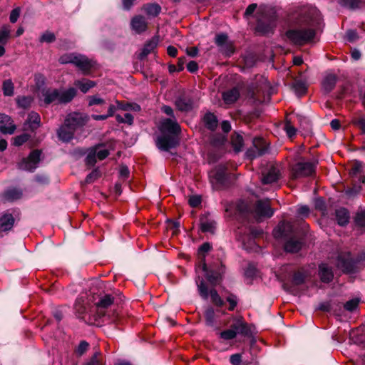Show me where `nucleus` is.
<instances>
[{
  "label": "nucleus",
  "instance_id": "f257e3e1",
  "mask_svg": "<svg viewBox=\"0 0 365 365\" xmlns=\"http://www.w3.org/2000/svg\"><path fill=\"white\" fill-rule=\"evenodd\" d=\"M322 18L319 11L311 7L304 11L296 22V26L286 32L287 38L294 44L303 45L315 36V30L319 26Z\"/></svg>",
  "mask_w": 365,
  "mask_h": 365
},
{
  "label": "nucleus",
  "instance_id": "f03ea898",
  "mask_svg": "<svg viewBox=\"0 0 365 365\" xmlns=\"http://www.w3.org/2000/svg\"><path fill=\"white\" fill-rule=\"evenodd\" d=\"M196 272L197 274H200V272L203 273L212 285H216L221 281L222 275L225 272V267L222 264H218L208 269L203 262L202 264L196 268ZM195 282L199 294L203 299H207L210 297L212 302L217 307H222L224 305V301L216 289L212 288L208 290L203 279L200 278V275L197 276Z\"/></svg>",
  "mask_w": 365,
  "mask_h": 365
},
{
  "label": "nucleus",
  "instance_id": "7ed1b4c3",
  "mask_svg": "<svg viewBox=\"0 0 365 365\" xmlns=\"http://www.w3.org/2000/svg\"><path fill=\"white\" fill-rule=\"evenodd\" d=\"M159 130L161 135L156 138V145L160 150L168 151L175 148L179 143L178 134L180 127L176 118H163L160 120Z\"/></svg>",
  "mask_w": 365,
  "mask_h": 365
},
{
  "label": "nucleus",
  "instance_id": "20e7f679",
  "mask_svg": "<svg viewBox=\"0 0 365 365\" xmlns=\"http://www.w3.org/2000/svg\"><path fill=\"white\" fill-rule=\"evenodd\" d=\"M77 90L71 87L68 88H48L42 91V101L46 105L53 102L58 103H67L71 102L76 96Z\"/></svg>",
  "mask_w": 365,
  "mask_h": 365
},
{
  "label": "nucleus",
  "instance_id": "39448f33",
  "mask_svg": "<svg viewBox=\"0 0 365 365\" xmlns=\"http://www.w3.org/2000/svg\"><path fill=\"white\" fill-rule=\"evenodd\" d=\"M251 331L248 324L241 317L235 318L230 329L220 332V337L224 340L235 339L237 334L248 336Z\"/></svg>",
  "mask_w": 365,
  "mask_h": 365
},
{
  "label": "nucleus",
  "instance_id": "423d86ee",
  "mask_svg": "<svg viewBox=\"0 0 365 365\" xmlns=\"http://www.w3.org/2000/svg\"><path fill=\"white\" fill-rule=\"evenodd\" d=\"M61 64L73 63L83 73H87L93 66V61L86 56L77 53H66L59 58Z\"/></svg>",
  "mask_w": 365,
  "mask_h": 365
},
{
  "label": "nucleus",
  "instance_id": "0eeeda50",
  "mask_svg": "<svg viewBox=\"0 0 365 365\" xmlns=\"http://www.w3.org/2000/svg\"><path fill=\"white\" fill-rule=\"evenodd\" d=\"M316 164L312 162H299L291 169V178L293 180L312 175L315 171Z\"/></svg>",
  "mask_w": 365,
  "mask_h": 365
},
{
  "label": "nucleus",
  "instance_id": "6e6552de",
  "mask_svg": "<svg viewBox=\"0 0 365 365\" xmlns=\"http://www.w3.org/2000/svg\"><path fill=\"white\" fill-rule=\"evenodd\" d=\"M350 174L354 178L355 185L352 189L346 192L349 195L359 192L361 187L356 185V182L364 183L365 182L364 166L363 163L358 160L354 161L351 165Z\"/></svg>",
  "mask_w": 365,
  "mask_h": 365
},
{
  "label": "nucleus",
  "instance_id": "1a4fd4ad",
  "mask_svg": "<svg viewBox=\"0 0 365 365\" xmlns=\"http://www.w3.org/2000/svg\"><path fill=\"white\" fill-rule=\"evenodd\" d=\"M110 153L109 150L105 145L99 144L91 148L86 158V164L88 165H94L97 160H102L105 159Z\"/></svg>",
  "mask_w": 365,
  "mask_h": 365
},
{
  "label": "nucleus",
  "instance_id": "9d476101",
  "mask_svg": "<svg viewBox=\"0 0 365 365\" xmlns=\"http://www.w3.org/2000/svg\"><path fill=\"white\" fill-rule=\"evenodd\" d=\"M209 178L210 182L216 189L226 185V167L222 165L217 166L210 172Z\"/></svg>",
  "mask_w": 365,
  "mask_h": 365
},
{
  "label": "nucleus",
  "instance_id": "9b49d317",
  "mask_svg": "<svg viewBox=\"0 0 365 365\" xmlns=\"http://www.w3.org/2000/svg\"><path fill=\"white\" fill-rule=\"evenodd\" d=\"M239 240L242 241L243 247L247 250H251L255 246L254 239L262 234V230L249 227L243 234L239 231Z\"/></svg>",
  "mask_w": 365,
  "mask_h": 365
},
{
  "label": "nucleus",
  "instance_id": "f8f14e48",
  "mask_svg": "<svg viewBox=\"0 0 365 365\" xmlns=\"http://www.w3.org/2000/svg\"><path fill=\"white\" fill-rule=\"evenodd\" d=\"M41 151L36 150L32 151L28 158H23L18 164V168L29 172L34 171L40 161Z\"/></svg>",
  "mask_w": 365,
  "mask_h": 365
},
{
  "label": "nucleus",
  "instance_id": "ddd939ff",
  "mask_svg": "<svg viewBox=\"0 0 365 365\" xmlns=\"http://www.w3.org/2000/svg\"><path fill=\"white\" fill-rule=\"evenodd\" d=\"M280 165L269 164L267 169L262 172V182L264 185L272 184L280 178Z\"/></svg>",
  "mask_w": 365,
  "mask_h": 365
},
{
  "label": "nucleus",
  "instance_id": "4468645a",
  "mask_svg": "<svg viewBox=\"0 0 365 365\" xmlns=\"http://www.w3.org/2000/svg\"><path fill=\"white\" fill-rule=\"evenodd\" d=\"M274 26V16L273 15L264 14L258 16L256 30L262 34H267L272 31Z\"/></svg>",
  "mask_w": 365,
  "mask_h": 365
},
{
  "label": "nucleus",
  "instance_id": "2eb2a0df",
  "mask_svg": "<svg viewBox=\"0 0 365 365\" xmlns=\"http://www.w3.org/2000/svg\"><path fill=\"white\" fill-rule=\"evenodd\" d=\"M267 150L266 142L261 138H255L253 139V147L246 152V155L253 159L265 153Z\"/></svg>",
  "mask_w": 365,
  "mask_h": 365
},
{
  "label": "nucleus",
  "instance_id": "dca6fc26",
  "mask_svg": "<svg viewBox=\"0 0 365 365\" xmlns=\"http://www.w3.org/2000/svg\"><path fill=\"white\" fill-rule=\"evenodd\" d=\"M295 234V228L290 222L283 221L280 222L274 230L276 238H289Z\"/></svg>",
  "mask_w": 365,
  "mask_h": 365
},
{
  "label": "nucleus",
  "instance_id": "f3484780",
  "mask_svg": "<svg viewBox=\"0 0 365 365\" xmlns=\"http://www.w3.org/2000/svg\"><path fill=\"white\" fill-rule=\"evenodd\" d=\"M88 119V117L83 113H72L67 115L64 123L66 126L76 130V128L84 125Z\"/></svg>",
  "mask_w": 365,
  "mask_h": 365
},
{
  "label": "nucleus",
  "instance_id": "a211bd4d",
  "mask_svg": "<svg viewBox=\"0 0 365 365\" xmlns=\"http://www.w3.org/2000/svg\"><path fill=\"white\" fill-rule=\"evenodd\" d=\"M274 214V210L271 208L269 201L259 200L255 207V215L257 220L262 217H270Z\"/></svg>",
  "mask_w": 365,
  "mask_h": 365
},
{
  "label": "nucleus",
  "instance_id": "6ab92c4d",
  "mask_svg": "<svg viewBox=\"0 0 365 365\" xmlns=\"http://www.w3.org/2000/svg\"><path fill=\"white\" fill-rule=\"evenodd\" d=\"M215 43L219 47L220 51L226 56H230L234 53L232 43L229 41L227 35L225 34L216 35Z\"/></svg>",
  "mask_w": 365,
  "mask_h": 365
},
{
  "label": "nucleus",
  "instance_id": "aec40b11",
  "mask_svg": "<svg viewBox=\"0 0 365 365\" xmlns=\"http://www.w3.org/2000/svg\"><path fill=\"white\" fill-rule=\"evenodd\" d=\"M336 267L344 272H353L355 264L349 253L341 254L337 257Z\"/></svg>",
  "mask_w": 365,
  "mask_h": 365
},
{
  "label": "nucleus",
  "instance_id": "412c9836",
  "mask_svg": "<svg viewBox=\"0 0 365 365\" xmlns=\"http://www.w3.org/2000/svg\"><path fill=\"white\" fill-rule=\"evenodd\" d=\"M130 28L132 31L138 34L145 32L148 28L146 19L141 15L133 16L130 21Z\"/></svg>",
  "mask_w": 365,
  "mask_h": 365
},
{
  "label": "nucleus",
  "instance_id": "4be33fe9",
  "mask_svg": "<svg viewBox=\"0 0 365 365\" xmlns=\"http://www.w3.org/2000/svg\"><path fill=\"white\" fill-rule=\"evenodd\" d=\"M16 130L11 118L5 114L0 113V131L3 133L12 134Z\"/></svg>",
  "mask_w": 365,
  "mask_h": 365
},
{
  "label": "nucleus",
  "instance_id": "5701e85b",
  "mask_svg": "<svg viewBox=\"0 0 365 365\" xmlns=\"http://www.w3.org/2000/svg\"><path fill=\"white\" fill-rule=\"evenodd\" d=\"M175 106L180 111L187 112L192 110L193 101L190 96L183 94L175 100Z\"/></svg>",
  "mask_w": 365,
  "mask_h": 365
},
{
  "label": "nucleus",
  "instance_id": "b1692460",
  "mask_svg": "<svg viewBox=\"0 0 365 365\" xmlns=\"http://www.w3.org/2000/svg\"><path fill=\"white\" fill-rule=\"evenodd\" d=\"M41 125V118L38 113L36 112H31L28 118L24 124L25 129L34 130L37 129Z\"/></svg>",
  "mask_w": 365,
  "mask_h": 365
},
{
  "label": "nucleus",
  "instance_id": "393cba45",
  "mask_svg": "<svg viewBox=\"0 0 365 365\" xmlns=\"http://www.w3.org/2000/svg\"><path fill=\"white\" fill-rule=\"evenodd\" d=\"M75 130L68 126L66 123L61 125L57 131L58 138L63 142H69L73 138Z\"/></svg>",
  "mask_w": 365,
  "mask_h": 365
},
{
  "label": "nucleus",
  "instance_id": "a878e982",
  "mask_svg": "<svg viewBox=\"0 0 365 365\" xmlns=\"http://www.w3.org/2000/svg\"><path fill=\"white\" fill-rule=\"evenodd\" d=\"M14 224V218L11 214H4L0 217V231L10 230Z\"/></svg>",
  "mask_w": 365,
  "mask_h": 365
},
{
  "label": "nucleus",
  "instance_id": "bb28decb",
  "mask_svg": "<svg viewBox=\"0 0 365 365\" xmlns=\"http://www.w3.org/2000/svg\"><path fill=\"white\" fill-rule=\"evenodd\" d=\"M240 97V91L237 88H233L222 93V99L225 104L234 103Z\"/></svg>",
  "mask_w": 365,
  "mask_h": 365
},
{
  "label": "nucleus",
  "instance_id": "cd10ccee",
  "mask_svg": "<svg viewBox=\"0 0 365 365\" xmlns=\"http://www.w3.org/2000/svg\"><path fill=\"white\" fill-rule=\"evenodd\" d=\"M302 242L299 239L291 237L286 242L284 248L289 252H297L302 247Z\"/></svg>",
  "mask_w": 365,
  "mask_h": 365
},
{
  "label": "nucleus",
  "instance_id": "c85d7f7f",
  "mask_svg": "<svg viewBox=\"0 0 365 365\" xmlns=\"http://www.w3.org/2000/svg\"><path fill=\"white\" fill-rule=\"evenodd\" d=\"M319 274L321 280L324 282H329L333 279V272L328 264L322 263L319 265Z\"/></svg>",
  "mask_w": 365,
  "mask_h": 365
},
{
  "label": "nucleus",
  "instance_id": "c756f323",
  "mask_svg": "<svg viewBox=\"0 0 365 365\" xmlns=\"http://www.w3.org/2000/svg\"><path fill=\"white\" fill-rule=\"evenodd\" d=\"M158 38H155V37L153 38L151 40L148 41L145 44L141 53H140L139 58L140 59H143V58H145L148 54L153 52L158 45Z\"/></svg>",
  "mask_w": 365,
  "mask_h": 365
},
{
  "label": "nucleus",
  "instance_id": "7c9ffc66",
  "mask_svg": "<svg viewBox=\"0 0 365 365\" xmlns=\"http://www.w3.org/2000/svg\"><path fill=\"white\" fill-rule=\"evenodd\" d=\"M336 83V76L334 74H329L323 80L322 88L327 92L329 93L335 87Z\"/></svg>",
  "mask_w": 365,
  "mask_h": 365
},
{
  "label": "nucleus",
  "instance_id": "2f4dec72",
  "mask_svg": "<svg viewBox=\"0 0 365 365\" xmlns=\"http://www.w3.org/2000/svg\"><path fill=\"white\" fill-rule=\"evenodd\" d=\"M114 298L110 294H106L102 297L100 300L96 303L98 312H102V310L108 308L113 303Z\"/></svg>",
  "mask_w": 365,
  "mask_h": 365
},
{
  "label": "nucleus",
  "instance_id": "473e14b6",
  "mask_svg": "<svg viewBox=\"0 0 365 365\" xmlns=\"http://www.w3.org/2000/svg\"><path fill=\"white\" fill-rule=\"evenodd\" d=\"M336 219L337 223L341 226H344L349 222V215L345 208H340L336 210Z\"/></svg>",
  "mask_w": 365,
  "mask_h": 365
},
{
  "label": "nucleus",
  "instance_id": "72a5a7b5",
  "mask_svg": "<svg viewBox=\"0 0 365 365\" xmlns=\"http://www.w3.org/2000/svg\"><path fill=\"white\" fill-rule=\"evenodd\" d=\"M74 85L78 87L81 92L86 93L89 91L90 88L94 87L96 83L93 81L83 78L82 80L76 81L74 82Z\"/></svg>",
  "mask_w": 365,
  "mask_h": 365
},
{
  "label": "nucleus",
  "instance_id": "f704fd0d",
  "mask_svg": "<svg viewBox=\"0 0 365 365\" xmlns=\"http://www.w3.org/2000/svg\"><path fill=\"white\" fill-rule=\"evenodd\" d=\"M205 318L206 325L210 327L215 326V310L212 307H208L205 312Z\"/></svg>",
  "mask_w": 365,
  "mask_h": 365
},
{
  "label": "nucleus",
  "instance_id": "c9c22d12",
  "mask_svg": "<svg viewBox=\"0 0 365 365\" xmlns=\"http://www.w3.org/2000/svg\"><path fill=\"white\" fill-rule=\"evenodd\" d=\"M143 10L150 16H157L161 11V7L158 4H148L144 5Z\"/></svg>",
  "mask_w": 365,
  "mask_h": 365
},
{
  "label": "nucleus",
  "instance_id": "e433bc0d",
  "mask_svg": "<svg viewBox=\"0 0 365 365\" xmlns=\"http://www.w3.org/2000/svg\"><path fill=\"white\" fill-rule=\"evenodd\" d=\"M231 143L235 153H239L243 147V138L239 133H235L232 135Z\"/></svg>",
  "mask_w": 365,
  "mask_h": 365
},
{
  "label": "nucleus",
  "instance_id": "4c0bfd02",
  "mask_svg": "<svg viewBox=\"0 0 365 365\" xmlns=\"http://www.w3.org/2000/svg\"><path fill=\"white\" fill-rule=\"evenodd\" d=\"M204 122L206 127L212 130H215L217 126V120L216 116L210 113L205 115Z\"/></svg>",
  "mask_w": 365,
  "mask_h": 365
},
{
  "label": "nucleus",
  "instance_id": "58836bf2",
  "mask_svg": "<svg viewBox=\"0 0 365 365\" xmlns=\"http://www.w3.org/2000/svg\"><path fill=\"white\" fill-rule=\"evenodd\" d=\"M11 32V26L9 25H4L0 29V43L6 44Z\"/></svg>",
  "mask_w": 365,
  "mask_h": 365
},
{
  "label": "nucleus",
  "instance_id": "ea45409f",
  "mask_svg": "<svg viewBox=\"0 0 365 365\" xmlns=\"http://www.w3.org/2000/svg\"><path fill=\"white\" fill-rule=\"evenodd\" d=\"M339 3L342 6L355 9L365 4V0H339Z\"/></svg>",
  "mask_w": 365,
  "mask_h": 365
},
{
  "label": "nucleus",
  "instance_id": "a19ab883",
  "mask_svg": "<svg viewBox=\"0 0 365 365\" xmlns=\"http://www.w3.org/2000/svg\"><path fill=\"white\" fill-rule=\"evenodd\" d=\"M34 101V98L31 96H19L16 98L17 104L19 107L23 108H29Z\"/></svg>",
  "mask_w": 365,
  "mask_h": 365
},
{
  "label": "nucleus",
  "instance_id": "79ce46f5",
  "mask_svg": "<svg viewBox=\"0 0 365 365\" xmlns=\"http://www.w3.org/2000/svg\"><path fill=\"white\" fill-rule=\"evenodd\" d=\"M215 222L210 220H205L201 222V229L203 232L213 233L215 229Z\"/></svg>",
  "mask_w": 365,
  "mask_h": 365
},
{
  "label": "nucleus",
  "instance_id": "37998d69",
  "mask_svg": "<svg viewBox=\"0 0 365 365\" xmlns=\"http://www.w3.org/2000/svg\"><path fill=\"white\" fill-rule=\"evenodd\" d=\"M14 84L11 80H6L3 83V92L6 96H11L14 94Z\"/></svg>",
  "mask_w": 365,
  "mask_h": 365
},
{
  "label": "nucleus",
  "instance_id": "c03bdc74",
  "mask_svg": "<svg viewBox=\"0 0 365 365\" xmlns=\"http://www.w3.org/2000/svg\"><path fill=\"white\" fill-rule=\"evenodd\" d=\"M88 100L89 106H103L106 104L105 100L98 95L88 96Z\"/></svg>",
  "mask_w": 365,
  "mask_h": 365
},
{
  "label": "nucleus",
  "instance_id": "a18cd8bd",
  "mask_svg": "<svg viewBox=\"0 0 365 365\" xmlns=\"http://www.w3.org/2000/svg\"><path fill=\"white\" fill-rule=\"evenodd\" d=\"M115 118L118 123H125L129 125H132L133 123V116L129 113H125L123 117L116 115Z\"/></svg>",
  "mask_w": 365,
  "mask_h": 365
},
{
  "label": "nucleus",
  "instance_id": "49530a36",
  "mask_svg": "<svg viewBox=\"0 0 365 365\" xmlns=\"http://www.w3.org/2000/svg\"><path fill=\"white\" fill-rule=\"evenodd\" d=\"M306 278L307 274H305L304 272H296L293 276V282L296 285H299L304 283Z\"/></svg>",
  "mask_w": 365,
  "mask_h": 365
},
{
  "label": "nucleus",
  "instance_id": "de8ad7c7",
  "mask_svg": "<svg viewBox=\"0 0 365 365\" xmlns=\"http://www.w3.org/2000/svg\"><path fill=\"white\" fill-rule=\"evenodd\" d=\"M359 300L357 298L352 299L346 302L344 304V308L350 312L355 310L359 304Z\"/></svg>",
  "mask_w": 365,
  "mask_h": 365
},
{
  "label": "nucleus",
  "instance_id": "09e8293b",
  "mask_svg": "<svg viewBox=\"0 0 365 365\" xmlns=\"http://www.w3.org/2000/svg\"><path fill=\"white\" fill-rule=\"evenodd\" d=\"M284 130L286 131L287 135L289 138H292L293 136H294L297 132L295 128L293 125H292L291 123L288 121L286 122L284 126Z\"/></svg>",
  "mask_w": 365,
  "mask_h": 365
},
{
  "label": "nucleus",
  "instance_id": "8fccbe9b",
  "mask_svg": "<svg viewBox=\"0 0 365 365\" xmlns=\"http://www.w3.org/2000/svg\"><path fill=\"white\" fill-rule=\"evenodd\" d=\"M355 221L359 226L365 227V210L357 213Z\"/></svg>",
  "mask_w": 365,
  "mask_h": 365
},
{
  "label": "nucleus",
  "instance_id": "3c124183",
  "mask_svg": "<svg viewBox=\"0 0 365 365\" xmlns=\"http://www.w3.org/2000/svg\"><path fill=\"white\" fill-rule=\"evenodd\" d=\"M29 136L27 134L18 135L14 138V144L17 146L21 145L29 140Z\"/></svg>",
  "mask_w": 365,
  "mask_h": 365
},
{
  "label": "nucleus",
  "instance_id": "603ef678",
  "mask_svg": "<svg viewBox=\"0 0 365 365\" xmlns=\"http://www.w3.org/2000/svg\"><path fill=\"white\" fill-rule=\"evenodd\" d=\"M55 40V36L51 32H46L42 34V36L40 38V41L41 42H46V43H51L53 42Z\"/></svg>",
  "mask_w": 365,
  "mask_h": 365
},
{
  "label": "nucleus",
  "instance_id": "864d4df0",
  "mask_svg": "<svg viewBox=\"0 0 365 365\" xmlns=\"http://www.w3.org/2000/svg\"><path fill=\"white\" fill-rule=\"evenodd\" d=\"M21 193L16 189H11L6 192V196L8 199L14 200L18 199L21 196Z\"/></svg>",
  "mask_w": 365,
  "mask_h": 365
},
{
  "label": "nucleus",
  "instance_id": "5fc2aeb1",
  "mask_svg": "<svg viewBox=\"0 0 365 365\" xmlns=\"http://www.w3.org/2000/svg\"><path fill=\"white\" fill-rule=\"evenodd\" d=\"M20 9L16 8L13 9L10 14L9 19L11 23H15L17 21L19 16H20Z\"/></svg>",
  "mask_w": 365,
  "mask_h": 365
},
{
  "label": "nucleus",
  "instance_id": "6e6d98bb",
  "mask_svg": "<svg viewBox=\"0 0 365 365\" xmlns=\"http://www.w3.org/2000/svg\"><path fill=\"white\" fill-rule=\"evenodd\" d=\"M227 301L230 304L229 309L233 310L237 304V297L233 294H230L227 297Z\"/></svg>",
  "mask_w": 365,
  "mask_h": 365
},
{
  "label": "nucleus",
  "instance_id": "4d7b16f0",
  "mask_svg": "<svg viewBox=\"0 0 365 365\" xmlns=\"http://www.w3.org/2000/svg\"><path fill=\"white\" fill-rule=\"evenodd\" d=\"M88 344L86 341H83L79 344L78 346L77 347L76 352L79 355H82L83 354H84L86 352V351L88 349Z\"/></svg>",
  "mask_w": 365,
  "mask_h": 365
},
{
  "label": "nucleus",
  "instance_id": "13d9d810",
  "mask_svg": "<svg viewBox=\"0 0 365 365\" xmlns=\"http://www.w3.org/2000/svg\"><path fill=\"white\" fill-rule=\"evenodd\" d=\"M75 308L78 312H79L80 314H83L86 311V307L83 300H82L81 304V299H77L75 304Z\"/></svg>",
  "mask_w": 365,
  "mask_h": 365
},
{
  "label": "nucleus",
  "instance_id": "bf43d9fd",
  "mask_svg": "<svg viewBox=\"0 0 365 365\" xmlns=\"http://www.w3.org/2000/svg\"><path fill=\"white\" fill-rule=\"evenodd\" d=\"M34 179L36 182L43 185L48 184L49 182L48 178L46 175H36Z\"/></svg>",
  "mask_w": 365,
  "mask_h": 365
},
{
  "label": "nucleus",
  "instance_id": "052dcab7",
  "mask_svg": "<svg viewBox=\"0 0 365 365\" xmlns=\"http://www.w3.org/2000/svg\"><path fill=\"white\" fill-rule=\"evenodd\" d=\"M99 354L96 353L88 361L86 365H103L100 359H98Z\"/></svg>",
  "mask_w": 365,
  "mask_h": 365
},
{
  "label": "nucleus",
  "instance_id": "680f3d73",
  "mask_svg": "<svg viewBox=\"0 0 365 365\" xmlns=\"http://www.w3.org/2000/svg\"><path fill=\"white\" fill-rule=\"evenodd\" d=\"M161 110L165 113L166 115H169L170 118H172V119H174L175 118V115H174V111H173V109L170 107V106H163L162 108H161Z\"/></svg>",
  "mask_w": 365,
  "mask_h": 365
},
{
  "label": "nucleus",
  "instance_id": "e2e57ef3",
  "mask_svg": "<svg viewBox=\"0 0 365 365\" xmlns=\"http://www.w3.org/2000/svg\"><path fill=\"white\" fill-rule=\"evenodd\" d=\"M99 176V172L97 170H93L91 172L88 176L86 177V181L87 183H91L93 182L95 179H96Z\"/></svg>",
  "mask_w": 365,
  "mask_h": 365
},
{
  "label": "nucleus",
  "instance_id": "0e129e2a",
  "mask_svg": "<svg viewBox=\"0 0 365 365\" xmlns=\"http://www.w3.org/2000/svg\"><path fill=\"white\" fill-rule=\"evenodd\" d=\"M354 124L359 126L365 133V117H360L354 120Z\"/></svg>",
  "mask_w": 365,
  "mask_h": 365
},
{
  "label": "nucleus",
  "instance_id": "69168bd1",
  "mask_svg": "<svg viewBox=\"0 0 365 365\" xmlns=\"http://www.w3.org/2000/svg\"><path fill=\"white\" fill-rule=\"evenodd\" d=\"M230 361L232 365H240L241 362V355L239 354H232L230 356Z\"/></svg>",
  "mask_w": 365,
  "mask_h": 365
},
{
  "label": "nucleus",
  "instance_id": "338daca9",
  "mask_svg": "<svg viewBox=\"0 0 365 365\" xmlns=\"http://www.w3.org/2000/svg\"><path fill=\"white\" fill-rule=\"evenodd\" d=\"M212 142L216 146L222 145L225 142V137L222 135L215 136L212 138Z\"/></svg>",
  "mask_w": 365,
  "mask_h": 365
},
{
  "label": "nucleus",
  "instance_id": "774afa93",
  "mask_svg": "<svg viewBox=\"0 0 365 365\" xmlns=\"http://www.w3.org/2000/svg\"><path fill=\"white\" fill-rule=\"evenodd\" d=\"M201 202V199L198 196H192L189 199V204L191 207H195L198 206Z\"/></svg>",
  "mask_w": 365,
  "mask_h": 365
}]
</instances>
